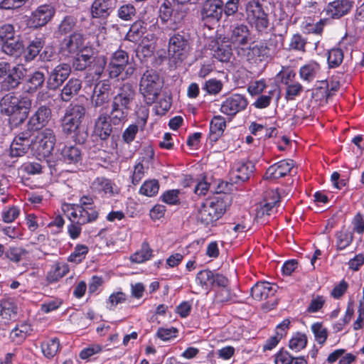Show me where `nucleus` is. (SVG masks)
Segmentation results:
<instances>
[{
	"mask_svg": "<svg viewBox=\"0 0 364 364\" xmlns=\"http://www.w3.org/2000/svg\"><path fill=\"white\" fill-rule=\"evenodd\" d=\"M343 52L341 48H332L328 51L327 61L329 68L338 67L343 60Z\"/></svg>",
	"mask_w": 364,
	"mask_h": 364,
	"instance_id": "864d4df0",
	"label": "nucleus"
},
{
	"mask_svg": "<svg viewBox=\"0 0 364 364\" xmlns=\"http://www.w3.org/2000/svg\"><path fill=\"white\" fill-rule=\"evenodd\" d=\"M191 48L190 36L184 31H175L168 40V56L171 65H180L188 55Z\"/></svg>",
	"mask_w": 364,
	"mask_h": 364,
	"instance_id": "20e7f679",
	"label": "nucleus"
},
{
	"mask_svg": "<svg viewBox=\"0 0 364 364\" xmlns=\"http://www.w3.org/2000/svg\"><path fill=\"white\" fill-rule=\"evenodd\" d=\"M213 272L208 269L200 271L196 275V282L203 289L208 290L212 287Z\"/></svg>",
	"mask_w": 364,
	"mask_h": 364,
	"instance_id": "3c124183",
	"label": "nucleus"
},
{
	"mask_svg": "<svg viewBox=\"0 0 364 364\" xmlns=\"http://www.w3.org/2000/svg\"><path fill=\"white\" fill-rule=\"evenodd\" d=\"M119 18L124 21L133 20L136 15V9L132 3H124L119 6L117 11Z\"/></svg>",
	"mask_w": 364,
	"mask_h": 364,
	"instance_id": "de8ad7c7",
	"label": "nucleus"
},
{
	"mask_svg": "<svg viewBox=\"0 0 364 364\" xmlns=\"http://www.w3.org/2000/svg\"><path fill=\"white\" fill-rule=\"evenodd\" d=\"M302 91V85L298 81H294L286 85L285 98L287 100H294Z\"/></svg>",
	"mask_w": 364,
	"mask_h": 364,
	"instance_id": "052dcab7",
	"label": "nucleus"
},
{
	"mask_svg": "<svg viewBox=\"0 0 364 364\" xmlns=\"http://www.w3.org/2000/svg\"><path fill=\"white\" fill-rule=\"evenodd\" d=\"M223 14L222 0H205L200 10V18L204 23H217L221 19Z\"/></svg>",
	"mask_w": 364,
	"mask_h": 364,
	"instance_id": "f8f14e48",
	"label": "nucleus"
},
{
	"mask_svg": "<svg viewBox=\"0 0 364 364\" xmlns=\"http://www.w3.org/2000/svg\"><path fill=\"white\" fill-rule=\"evenodd\" d=\"M180 191L178 189H172L165 191L161 196L163 202L174 205L180 203Z\"/></svg>",
	"mask_w": 364,
	"mask_h": 364,
	"instance_id": "e2e57ef3",
	"label": "nucleus"
},
{
	"mask_svg": "<svg viewBox=\"0 0 364 364\" xmlns=\"http://www.w3.org/2000/svg\"><path fill=\"white\" fill-rule=\"evenodd\" d=\"M163 87V81L153 69L146 70L139 82V92L147 105H152L158 98Z\"/></svg>",
	"mask_w": 364,
	"mask_h": 364,
	"instance_id": "39448f33",
	"label": "nucleus"
},
{
	"mask_svg": "<svg viewBox=\"0 0 364 364\" xmlns=\"http://www.w3.org/2000/svg\"><path fill=\"white\" fill-rule=\"evenodd\" d=\"M69 272V267L66 263L58 262L51 266L48 272L46 279L49 283L58 282Z\"/></svg>",
	"mask_w": 364,
	"mask_h": 364,
	"instance_id": "c9c22d12",
	"label": "nucleus"
},
{
	"mask_svg": "<svg viewBox=\"0 0 364 364\" xmlns=\"http://www.w3.org/2000/svg\"><path fill=\"white\" fill-rule=\"evenodd\" d=\"M82 87V82L77 78H70L63 86L60 92V98L63 102H69L77 95Z\"/></svg>",
	"mask_w": 364,
	"mask_h": 364,
	"instance_id": "473e14b6",
	"label": "nucleus"
},
{
	"mask_svg": "<svg viewBox=\"0 0 364 364\" xmlns=\"http://www.w3.org/2000/svg\"><path fill=\"white\" fill-rule=\"evenodd\" d=\"M17 314V306L12 299H4L0 303V316L2 318L10 320Z\"/></svg>",
	"mask_w": 364,
	"mask_h": 364,
	"instance_id": "c03bdc74",
	"label": "nucleus"
},
{
	"mask_svg": "<svg viewBox=\"0 0 364 364\" xmlns=\"http://www.w3.org/2000/svg\"><path fill=\"white\" fill-rule=\"evenodd\" d=\"M153 252L154 250L151 248L149 243L147 242H143L141 248L132 254L129 259L133 263H144L153 257Z\"/></svg>",
	"mask_w": 364,
	"mask_h": 364,
	"instance_id": "f704fd0d",
	"label": "nucleus"
},
{
	"mask_svg": "<svg viewBox=\"0 0 364 364\" xmlns=\"http://www.w3.org/2000/svg\"><path fill=\"white\" fill-rule=\"evenodd\" d=\"M127 299L126 294L122 291L112 293L107 301V306L109 310H114L115 307L119 304L125 302Z\"/></svg>",
	"mask_w": 364,
	"mask_h": 364,
	"instance_id": "0e129e2a",
	"label": "nucleus"
},
{
	"mask_svg": "<svg viewBox=\"0 0 364 364\" xmlns=\"http://www.w3.org/2000/svg\"><path fill=\"white\" fill-rule=\"evenodd\" d=\"M88 253V247L85 245H77L73 252L68 257V261L79 264L82 262Z\"/></svg>",
	"mask_w": 364,
	"mask_h": 364,
	"instance_id": "603ef678",
	"label": "nucleus"
},
{
	"mask_svg": "<svg viewBox=\"0 0 364 364\" xmlns=\"http://www.w3.org/2000/svg\"><path fill=\"white\" fill-rule=\"evenodd\" d=\"M85 108L77 104H70L65 109L62 119L63 132L66 134H74V139L79 144L85 141L87 134L81 124L85 117Z\"/></svg>",
	"mask_w": 364,
	"mask_h": 364,
	"instance_id": "7ed1b4c3",
	"label": "nucleus"
},
{
	"mask_svg": "<svg viewBox=\"0 0 364 364\" xmlns=\"http://www.w3.org/2000/svg\"><path fill=\"white\" fill-rule=\"evenodd\" d=\"M111 84L109 80H102L95 86L91 97L92 105L97 108L107 104L111 99Z\"/></svg>",
	"mask_w": 364,
	"mask_h": 364,
	"instance_id": "a211bd4d",
	"label": "nucleus"
},
{
	"mask_svg": "<svg viewBox=\"0 0 364 364\" xmlns=\"http://www.w3.org/2000/svg\"><path fill=\"white\" fill-rule=\"evenodd\" d=\"M129 62V55L127 52L119 50L115 51L108 65L107 70L111 78L117 77L124 70Z\"/></svg>",
	"mask_w": 364,
	"mask_h": 364,
	"instance_id": "aec40b11",
	"label": "nucleus"
},
{
	"mask_svg": "<svg viewBox=\"0 0 364 364\" xmlns=\"http://www.w3.org/2000/svg\"><path fill=\"white\" fill-rule=\"evenodd\" d=\"M28 252L21 247H10L6 252V257L14 262H18L23 259Z\"/></svg>",
	"mask_w": 364,
	"mask_h": 364,
	"instance_id": "6e6d98bb",
	"label": "nucleus"
},
{
	"mask_svg": "<svg viewBox=\"0 0 364 364\" xmlns=\"http://www.w3.org/2000/svg\"><path fill=\"white\" fill-rule=\"evenodd\" d=\"M112 122L108 114L102 113L95 120L93 133L102 140H106L112 132Z\"/></svg>",
	"mask_w": 364,
	"mask_h": 364,
	"instance_id": "bb28decb",
	"label": "nucleus"
},
{
	"mask_svg": "<svg viewBox=\"0 0 364 364\" xmlns=\"http://www.w3.org/2000/svg\"><path fill=\"white\" fill-rule=\"evenodd\" d=\"M63 210L67 217L73 219V222L81 225L95 221L99 215L96 208H82L75 204H65Z\"/></svg>",
	"mask_w": 364,
	"mask_h": 364,
	"instance_id": "9d476101",
	"label": "nucleus"
},
{
	"mask_svg": "<svg viewBox=\"0 0 364 364\" xmlns=\"http://www.w3.org/2000/svg\"><path fill=\"white\" fill-rule=\"evenodd\" d=\"M55 13V8L51 4L40 5L31 13L28 23L35 28L44 26L53 18Z\"/></svg>",
	"mask_w": 364,
	"mask_h": 364,
	"instance_id": "ddd939ff",
	"label": "nucleus"
},
{
	"mask_svg": "<svg viewBox=\"0 0 364 364\" xmlns=\"http://www.w3.org/2000/svg\"><path fill=\"white\" fill-rule=\"evenodd\" d=\"M353 4V0H333L327 4L323 12L329 18L340 19L350 12Z\"/></svg>",
	"mask_w": 364,
	"mask_h": 364,
	"instance_id": "4468645a",
	"label": "nucleus"
},
{
	"mask_svg": "<svg viewBox=\"0 0 364 364\" xmlns=\"http://www.w3.org/2000/svg\"><path fill=\"white\" fill-rule=\"evenodd\" d=\"M134 95V90L130 83H124L119 88L117 95L112 99L111 111L108 115L112 124L119 125L127 121L130 104Z\"/></svg>",
	"mask_w": 364,
	"mask_h": 364,
	"instance_id": "f03ea898",
	"label": "nucleus"
},
{
	"mask_svg": "<svg viewBox=\"0 0 364 364\" xmlns=\"http://www.w3.org/2000/svg\"><path fill=\"white\" fill-rule=\"evenodd\" d=\"M236 296L229 287L218 289L215 294L214 303L217 304H228L235 301Z\"/></svg>",
	"mask_w": 364,
	"mask_h": 364,
	"instance_id": "79ce46f5",
	"label": "nucleus"
},
{
	"mask_svg": "<svg viewBox=\"0 0 364 364\" xmlns=\"http://www.w3.org/2000/svg\"><path fill=\"white\" fill-rule=\"evenodd\" d=\"M56 139L53 129L46 128L38 132L32 144L36 157L41 160L49 157L54 149Z\"/></svg>",
	"mask_w": 364,
	"mask_h": 364,
	"instance_id": "6e6552de",
	"label": "nucleus"
},
{
	"mask_svg": "<svg viewBox=\"0 0 364 364\" xmlns=\"http://www.w3.org/2000/svg\"><path fill=\"white\" fill-rule=\"evenodd\" d=\"M353 240V233L345 229L342 228L341 230L336 233V246L337 250H343L348 247Z\"/></svg>",
	"mask_w": 364,
	"mask_h": 364,
	"instance_id": "a18cd8bd",
	"label": "nucleus"
},
{
	"mask_svg": "<svg viewBox=\"0 0 364 364\" xmlns=\"http://www.w3.org/2000/svg\"><path fill=\"white\" fill-rule=\"evenodd\" d=\"M311 331L314 334L316 341L319 344H323L328 336V331L321 323H316L311 326Z\"/></svg>",
	"mask_w": 364,
	"mask_h": 364,
	"instance_id": "680f3d73",
	"label": "nucleus"
},
{
	"mask_svg": "<svg viewBox=\"0 0 364 364\" xmlns=\"http://www.w3.org/2000/svg\"><path fill=\"white\" fill-rule=\"evenodd\" d=\"M24 75L23 68L19 65H13L6 61L0 62V79L1 89L10 90L18 87Z\"/></svg>",
	"mask_w": 364,
	"mask_h": 364,
	"instance_id": "1a4fd4ad",
	"label": "nucleus"
},
{
	"mask_svg": "<svg viewBox=\"0 0 364 364\" xmlns=\"http://www.w3.org/2000/svg\"><path fill=\"white\" fill-rule=\"evenodd\" d=\"M71 73V67L68 63H60L48 72L47 86L50 90L60 87L68 78Z\"/></svg>",
	"mask_w": 364,
	"mask_h": 364,
	"instance_id": "f3484780",
	"label": "nucleus"
},
{
	"mask_svg": "<svg viewBox=\"0 0 364 364\" xmlns=\"http://www.w3.org/2000/svg\"><path fill=\"white\" fill-rule=\"evenodd\" d=\"M92 56L87 54H77L74 59L73 66L76 70L82 71L92 64Z\"/></svg>",
	"mask_w": 364,
	"mask_h": 364,
	"instance_id": "13d9d810",
	"label": "nucleus"
},
{
	"mask_svg": "<svg viewBox=\"0 0 364 364\" xmlns=\"http://www.w3.org/2000/svg\"><path fill=\"white\" fill-rule=\"evenodd\" d=\"M20 215V208L12 205L5 207L1 213V220L6 223H13Z\"/></svg>",
	"mask_w": 364,
	"mask_h": 364,
	"instance_id": "4d7b16f0",
	"label": "nucleus"
},
{
	"mask_svg": "<svg viewBox=\"0 0 364 364\" xmlns=\"http://www.w3.org/2000/svg\"><path fill=\"white\" fill-rule=\"evenodd\" d=\"M306 44V38H304L301 35L296 33L292 36L290 40L289 47L291 49L304 52Z\"/></svg>",
	"mask_w": 364,
	"mask_h": 364,
	"instance_id": "69168bd1",
	"label": "nucleus"
},
{
	"mask_svg": "<svg viewBox=\"0 0 364 364\" xmlns=\"http://www.w3.org/2000/svg\"><path fill=\"white\" fill-rule=\"evenodd\" d=\"M23 48V41L18 36H14L11 40L2 43V51L9 55L20 53Z\"/></svg>",
	"mask_w": 364,
	"mask_h": 364,
	"instance_id": "58836bf2",
	"label": "nucleus"
},
{
	"mask_svg": "<svg viewBox=\"0 0 364 364\" xmlns=\"http://www.w3.org/2000/svg\"><path fill=\"white\" fill-rule=\"evenodd\" d=\"M45 38L43 36L36 37L31 41L26 50V61L31 62L33 60L40 54V51L45 46Z\"/></svg>",
	"mask_w": 364,
	"mask_h": 364,
	"instance_id": "72a5a7b5",
	"label": "nucleus"
},
{
	"mask_svg": "<svg viewBox=\"0 0 364 364\" xmlns=\"http://www.w3.org/2000/svg\"><path fill=\"white\" fill-rule=\"evenodd\" d=\"M159 190V184L157 180L150 179L145 181L141 186L139 193L147 197L155 196Z\"/></svg>",
	"mask_w": 364,
	"mask_h": 364,
	"instance_id": "8fccbe9b",
	"label": "nucleus"
},
{
	"mask_svg": "<svg viewBox=\"0 0 364 364\" xmlns=\"http://www.w3.org/2000/svg\"><path fill=\"white\" fill-rule=\"evenodd\" d=\"M51 118V110L46 106H41L29 118L27 127L29 131H38L46 126Z\"/></svg>",
	"mask_w": 364,
	"mask_h": 364,
	"instance_id": "4be33fe9",
	"label": "nucleus"
},
{
	"mask_svg": "<svg viewBox=\"0 0 364 364\" xmlns=\"http://www.w3.org/2000/svg\"><path fill=\"white\" fill-rule=\"evenodd\" d=\"M117 0H94L90 7L92 18L107 19L117 6Z\"/></svg>",
	"mask_w": 364,
	"mask_h": 364,
	"instance_id": "412c9836",
	"label": "nucleus"
},
{
	"mask_svg": "<svg viewBox=\"0 0 364 364\" xmlns=\"http://www.w3.org/2000/svg\"><path fill=\"white\" fill-rule=\"evenodd\" d=\"M33 331L32 327L27 323H23L16 326L10 333L11 341L20 343L26 339Z\"/></svg>",
	"mask_w": 364,
	"mask_h": 364,
	"instance_id": "a19ab883",
	"label": "nucleus"
},
{
	"mask_svg": "<svg viewBox=\"0 0 364 364\" xmlns=\"http://www.w3.org/2000/svg\"><path fill=\"white\" fill-rule=\"evenodd\" d=\"M226 205L223 200L213 198L203 202L197 213L198 220L205 225H213L225 213Z\"/></svg>",
	"mask_w": 364,
	"mask_h": 364,
	"instance_id": "423d86ee",
	"label": "nucleus"
},
{
	"mask_svg": "<svg viewBox=\"0 0 364 364\" xmlns=\"http://www.w3.org/2000/svg\"><path fill=\"white\" fill-rule=\"evenodd\" d=\"M92 191L105 198H112L119 195V188L109 178L104 176L97 177L90 185Z\"/></svg>",
	"mask_w": 364,
	"mask_h": 364,
	"instance_id": "dca6fc26",
	"label": "nucleus"
},
{
	"mask_svg": "<svg viewBox=\"0 0 364 364\" xmlns=\"http://www.w3.org/2000/svg\"><path fill=\"white\" fill-rule=\"evenodd\" d=\"M84 47V38L80 33H73L62 42V49L68 54H75Z\"/></svg>",
	"mask_w": 364,
	"mask_h": 364,
	"instance_id": "c85d7f7f",
	"label": "nucleus"
},
{
	"mask_svg": "<svg viewBox=\"0 0 364 364\" xmlns=\"http://www.w3.org/2000/svg\"><path fill=\"white\" fill-rule=\"evenodd\" d=\"M31 102L26 97L10 92L5 95L0 101V112L9 117L11 128L22 124L28 117Z\"/></svg>",
	"mask_w": 364,
	"mask_h": 364,
	"instance_id": "f257e3e1",
	"label": "nucleus"
},
{
	"mask_svg": "<svg viewBox=\"0 0 364 364\" xmlns=\"http://www.w3.org/2000/svg\"><path fill=\"white\" fill-rule=\"evenodd\" d=\"M107 64V58L105 55H97L96 57L92 56V70L93 73L100 77L105 70V68Z\"/></svg>",
	"mask_w": 364,
	"mask_h": 364,
	"instance_id": "bf43d9fd",
	"label": "nucleus"
},
{
	"mask_svg": "<svg viewBox=\"0 0 364 364\" xmlns=\"http://www.w3.org/2000/svg\"><path fill=\"white\" fill-rule=\"evenodd\" d=\"M60 341L57 338H51L43 341L41 345V351L45 357L53 358L60 350Z\"/></svg>",
	"mask_w": 364,
	"mask_h": 364,
	"instance_id": "37998d69",
	"label": "nucleus"
},
{
	"mask_svg": "<svg viewBox=\"0 0 364 364\" xmlns=\"http://www.w3.org/2000/svg\"><path fill=\"white\" fill-rule=\"evenodd\" d=\"M30 136L28 132H23L14 138L9 149L11 157L22 156L27 153L31 146Z\"/></svg>",
	"mask_w": 364,
	"mask_h": 364,
	"instance_id": "393cba45",
	"label": "nucleus"
},
{
	"mask_svg": "<svg viewBox=\"0 0 364 364\" xmlns=\"http://www.w3.org/2000/svg\"><path fill=\"white\" fill-rule=\"evenodd\" d=\"M175 0H164L163 4L159 7V19L161 24L163 26L164 30H171L175 31L178 30L185 17V14L182 11H175L173 8V4ZM178 4H183V3Z\"/></svg>",
	"mask_w": 364,
	"mask_h": 364,
	"instance_id": "0eeeda50",
	"label": "nucleus"
},
{
	"mask_svg": "<svg viewBox=\"0 0 364 364\" xmlns=\"http://www.w3.org/2000/svg\"><path fill=\"white\" fill-rule=\"evenodd\" d=\"M307 344V338L305 334L296 333L289 341V348L295 351L299 352L304 349Z\"/></svg>",
	"mask_w": 364,
	"mask_h": 364,
	"instance_id": "5fc2aeb1",
	"label": "nucleus"
},
{
	"mask_svg": "<svg viewBox=\"0 0 364 364\" xmlns=\"http://www.w3.org/2000/svg\"><path fill=\"white\" fill-rule=\"evenodd\" d=\"M250 40V31L248 26L243 23H237L231 29L230 41L237 46H246Z\"/></svg>",
	"mask_w": 364,
	"mask_h": 364,
	"instance_id": "cd10ccee",
	"label": "nucleus"
},
{
	"mask_svg": "<svg viewBox=\"0 0 364 364\" xmlns=\"http://www.w3.org/2000/svg\"><path fill=\"white\" fill-rule=\"evenodd\" d=\"M275 364H307L304 357H293L288 351L280 350L274 355Z\"/></svg>",
	"mask_w": 364,
	"mask_h": 364,
	"instance_id": "4c0bfd02",
	"label": "nucleus"
},
{
	"mask_svg": "<svg viewBox=\"0 0 364 364\" xmlns=\"http://www.w3.org/2000/svg\"><path fill=\"white\" fill-rule=\"evenodd\" d=\"M277 94V100L279 98V91L277 87H274L272 89L268 91L267 95H262L257 97V99L253 103V105L258 109H264L267 107L274 97V95Z\"/></svg>",
	"mask_w": 364,
	"mask_h": 364,
	"instance_id": "09e8293b",
	"label": "nucleus"
},
{
	"mask_svg": "<svg viewBox=\"0 0 364 364\" xmlns=\"http://www.w3.org/2000/svg\"><path fill=\"white\" fill-rule=\"evenodd\" d=\"M226 127L225 119L220 115L215 116L210 124V132L212 139L216 140L222 135Z\"/></svg>",
	"mask_w": 364,
	"mask_h": 364,
	"instance_id": "49530a36",
	"label": "nucleus"
},
{
	"mask_svg": "<svg viewBox=\"0 0 364 364\" xmlns=\"http://www.w3.org/2000/svg\"><path fill=\"white\" fill-rule=\"evenodd\" d=\"M139 132V127L135 124H130L122 133V140L129 144L134 139Z\"/></svg>",
	"mask_w": 364,
	"mask_h": 364,
	"instance_id": "774afa93",
	"label": "nucleus"
},
{
	"mask_svg": "<svg viewBox=\"0 0 364 364\" xmlns=\"http://www.w3.org/2000/svg\"><path fill=\"white\" fill-rule=\"evenodd\" d=\"M59 159L67 164L76 165L82 160L81 149L76 145H65L60 151Z\"/></svg>",
	"mask_w": 364,
	"mask_h": 364,
	"instance_id": "a878e982",
	"label": "nucleus"
},
{
	"mask_svg": "<svg viewBox=\"0 0 364 364\" xmlns=\"http://www.w3.org/2000/svg\"><path fill=\"white\" fill-rule=\"evenodd\" d=\"M247 20L255 26L259 32L264 31L269 26L267 14L257 0L249 1L246 5Z\"/></svg>",
	"mask_w": 364,
	"mask_h": 364,
	"instance_id": "9b49d317",
	"label": "nucleus"
},
{
	"mask_svg": "<svg viewBox=\"0 0 364 364\" xmlns=\"http://www.w3.org/2000/svg\"><path fill=\"white\" fill-rule=\"evenodd\" d=\"M248 102L245 96L240 94H232L228 96L222 102L220 112L225 115L232 117L244 110Z\"/></svg>",
	"mask_w": 364,
	"mask_h": 364,
	"instance_id": "2eb2a0df",
	"label": "nucleus"
},
{
	"mask_svg": "<svg viewBox=\"0 0 364 364\" xmlns=\"http://www.w3.org/2000/svg\"><path fill=\"white\" fill-rule=\"evenodd\" d=\"M294 166L292 160H282L270 166L266 171L264 178L267 180L278 179L288 175Z\"/></svg>",
	"mask_w": 364,
	"mask_h": 364,
	"instance_id": "5701e85b",
	"label": "nucleus"
},
{
	"mask_svg": "<svg viewBox=\"0 0 364 364\" xmlns=\"http://www.w3.org/2000/svg\"><path fill=\"white\" fill-rule=\"evenodd\" d=\"M146 32V24L143 21H136L132 24L127 38L132 42H137Z\"/></svg>",
	"mask_w": 364,
	"mask_h": 364,
	"instance_id": "ea45409f",
	"label": "nucleus"
},
{
	"mask_svg": "<svg viewBox=\"0 0 364 364\" xmlns=\"http://www.w3.org/2000/svg\"><path fill=\"white\" fill-rule=\"evenodd\" d=\"M223 88L222 82L216 79H210L206 81L203 87L208 94L216 95L220 92Z\"/></svg>",
	"mask_w": 364,
	"mask_h": 364,
	"instance_id": "338daca9",
	"label": "nucleus"
},
{
	"mask_svg": "<svg viewBox=\"0 0 364 364\" xmlns=\"http://www.w3.org/2000/svg\"><path fill=\"white\" fill-rule=\"evenodd\" d=\"M275 291L273 284L267 282H260L252 287L251 295L255 299L261 301L274 295Z\"/></svg>",
	"mask_w": 364,
	"mask_h": 364,
	"instance_id": "7c9ffc66",
	"label": "nucleus"
},
{
	"mask_svg": "<svg viewBox=\"0 0 364 364\" xmlns=\"http://www.w3.org/2000/svg\"><path fill=\"white\" fill-rule=\"evenodd\" d=\"M238 53L245 56L249 62L257 63L265 60L269 57V49L265 45L261 43L246 49L241 48Z\"/></svg>",
	"mask_w": 364,
	"mask_h": 364,
	"instance_id": "b1692460",
	"label": "nucleus"
},
{
	"mask_svg": "<svg viewBox=\"0 0 364 364\" xmlns=\"http://www.w3.org/2000/svg\"><path fill=\"white\" fill-rule=\"evenodd\" d=\"M321 72L320 65L315 60H309L299 68L300 78L307 82L317 78Z\"/></svg>",
	"mask_w": 364,
	"mask_h": 364,
	"instance_id": "c756f323",
	"label": "nucleus"
},
{
	"mask_svg": "<svg viewBox=\"0 0 364 364\" xmlns=\"http://www.w3.org/2000/svg\"><path fill=\"white\" fill-rule=\"evenodd\" d=\"M255 170V165L250 161L235 162L231 169L230 176L233 183L244 182L250 178Z\"/></svg>",
	"mask_w": 364,
	"mask_h": 364,
	"instance_id": "6ab92c4d",
	"label": "nucleus"
},
{
	"mask_svg": "<svg viewBox=\"0 0 364 364\" xmlns=\"http://www.w3.org/2000/svg\"><path fill=\"white\" fill-rule=\"evenodd\" d=\"M45 75L41 71H35L25 80L23 90L27 93H33L42 87L45 82Z\"/></svg>",
	"mask_w": 364,
	"mask_h": 364,
	"instance_id": "2f4dec72",
	"label": "nucleus"
},
{
	"mask_svg": "<svg viewBox=\"0 0 364 364\" xmlns=\"http://www.w3.org/2000/svg\"><path fill=\"white\" fill-rule=\"evenodd\" d=\"M213 56L221 62H228L232 55V49L230 45L217 41L213 46Z\"/></svg>",
	"mask_w": 364,
	"mask_h": 364,
	"instance_id": "e433bc0d",
	"label": "nucleus"
}]
</instances>
